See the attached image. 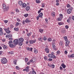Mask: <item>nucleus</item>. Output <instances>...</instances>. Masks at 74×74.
<instances>
[{
  "label": "nucleus",
  "mask_w": 74,
  "mask_h": 74,
  "mask_svg": "<svg viewBox=\"0 0 74 74\" xmlns=\"http://www.w3.org/2000/svg\"><path fill=\"white\" fill-rule=\"evenodd\" d=\"M48 57H49L50 58H52V59H54V58H55L56 57L54 55V53L53 52H52L51 54H49L48 55Z\"/></svg>",
  "instance_id": "1"
},
{
  "label": "nucleus",
  "mask_w": 74,
  "mask_h": 74,
  "mask_svg": "<svg viewBox=\"0 0 74 74\" xmlns=\"http://www.w3.org/2000/svg\"><path fill=\"white\" fill-rule=\"evenodd\" d=\"M55 42L54 40H53V43L52 44V48L54 50V51H56L57 50V48H56V46H55Z\"/></svg>",
  "instance_id": "2"
},
{
  "label": "nucleus",
  "mask_w": 74,
  "mask_h": 74,
  "mask_svg": "<svg viewBox=\"0 0 74 74\" xmlns=\"http://www.w3.org/2000/svg\"><path fill=\"white\" fill-rule=\"evenodd\" d=\"M1 62L3 64H5L7 63V60L5 58H3L1 59Z\"/></svg>",
  "instance_id": "3"
},
{
  "label": "nucleus",
  "mask_w": 74,
  "mask_h": 74,
  "mask_svg": "<svg viewBox=\"0 0 74 74\" xmlns=\"http://www.w3.org/2000/svg\"><path fill=\"white\" fill-rule=\"evenodd\" d=\"M73 8L72 7H70L69 9L67 10V13L68 14H70L72 12V10H73Z\"/></svg>",
  "instance_id": "4"
},
{
  "label": "nucleus",
  "mask_w": 74,
  "mask_h": 74,
  "mask_svg": "<svg viewBox=\"0 0 74 74\" xmlns=\"http://www.w3.org/2000/svg\"><path fill=\"white\" fill-rule=\"evenodd\" d=\"M4 30H5L6 33L8 34H9L11 32V31H10V28L9 27H8L7 29L4 28Z\"/></svg>",
  "instance_id": "5"
},
{
  "label": "nucleus",
  "mask_w": 74,
  "mask_h": 74,
  "mask_svg": "<svg viewBox=\"0 0 74 74\" xmlns=\"http://www.w3.org/2000/svg\"><path fill=\"white\" fill-rule=\"evenodd\" d=\"M36 42V39L34 40H30L29 42L30 44H32L34 43H35Z\"/></svg>",
  "instance_id": "6"
},
{
  "label": "nucleus",
  "mask_w": 74,
  "mask_h": 74,
  "mask_svg": "<svg viewBox=\"0 0 74 74\" xmlns=\"http://www.w3.org/2000/svg\"><path fill=\"white\" fill-rule=\"evenodd\" d=\"M69 43H70V41H69V40H68L66 42L65 46L66 47H67V48H68V47H69Z\"/></svg>",
  "instance_id": "7"
},
{
  "label": "nucleus",
  "mask_w": 74,
  "mask_h": 74,
  "mask_svg": "<svg viewBox=\"0 0 74 74\" xmlns=\"http://www.w3.org/2000/svg\"><path fill=\"white\" fill-rule=\"evenodd\" d=\"M24 41V39L23 38H19L18 40V42H23Z\"/></svg>",
  "instance_id": "8"
},
{
  "label": "nucleus",
  "mask_w": 74,
  "mask_h": 74,
  "mask_svg": "<svg viewBox=\"0 0 74 74\" xmlns=\"http://www.w3.org/2000/svg\"><path fill=\"white\" fill-rule=\"evenodd\" d=\"M13 42L14 44L17 45V44H18V39H16L14 40Z\"/></svg>",
  "instance_id": "9"
},
{
  "label": "nucleus",
  "mask_w": 74,
  "mask_h": 74,
  "mask_svg": "<svg viewBox=\"0 0 74 74\" xmlns=\"http://www.w3.org/2000/svg\"><path fill=\"white\" fill-rule=\"evenodd\" d=\"M23 71H26L27 72H28V71H29V68L28 67H27L25 69L23 70Z\"/></svg>",
  "instance_id": "10"
},
{
  "label": "nucleus",
  "mask_w": 74,
  "mask_h": 74,
  "mask_svg": "<svg viewBox=\"0 0 74 74\" xmlns=\"http://www.w3.org/2000/svg\"><path fill=\"white\" fill-rule=\"evenodd\" d=\"M31 22V21L30 19V18H27L25 20V22L26 23H28V22Z\"/></svg>",
  "instance_id": "11"
},
{
  "label": "nucleus",
  "mask_w": 74,
  "mask_h": 74,
  "mask_svg": "<svg viewBox=\"0 0 74 74\" xmlns=\"http://www.w3.org/2000/svg\"><path fill=\"white\" fill-rule=\"evenodd\" d=\"M68 56L69 58H74V54H72L71 55H68Z\"/></svg>",
  "instance_id": "12"
},
{
  "label": "nucleus",
  "mask_w": 74,
  "mask_h": 74,
  "mask_svg": "<svg viewBox=\"0 0 74 74\" xmlns=\"http://www.w3.org/2000/svg\"><path fill=\"white\" fill-rule=\"evenodd\" d=\"M18 3L19 5L20 6H21V5H22L23 4V2L21 1H18Z\"/></svg>",
  "instance_id": "13"
},
{
  "label": "nucleus",
  "mask_w": 74,
  "mask_h": 74,
  "mask_svg": "<svg viewBox=\"0 0 74 74\" xmlns=\"http://www.w3.org/2000/svg\"><path fill=\"white\" fill-rule=\"evenodd\" d=\"M30 6H27L26 8V10L27 11H29V10H30Z\"/></svg>",
  "instance_id": "14"
},
{
  "label": "nucleus",
  "mask_w": 74,
  "mask_h": 74,
  "mask_svg": "<svg viewBox=\"0 0 74 74\" xmlns=\"http://www.w3.org/2000/svg\"><path fill=\"white\" fill-rule=\"evenodd\" d=\"M2 46L3 47V49H6L7 48V47L6 46L4 45H2Z\"/></svg>",
  "instance_id": "15"
},
{
  "label": "nucleus",
  "mask_w": 74,
  "mask_h": 74,
  "mask_svg": "<svg viewBox=\"0 0 74 74\" xmlns=\"http://www.w3.org/2000/svg\"><path fill=\"white\" fill-rule=\"evenodd\" d=\"M45 51L47 53H49V49L48 48H45Z\"/></svg>",
  "instance_id": "16"
},
{
  "label": "nucleus",
  "mask_w": 74,
  "mask_h": 74,
  "mask_svg": "<svg viewBox=\"0 0 74 74\" xmlns=\"http://www.w3.org/2000/svg\"><path fill=\"white\" fill-rule=\"evenodd\" d=\"M27 6V5L25 3H23L22 7L23 8H25Z\"/></svg>",
  "instance_id": "17"
},
{
  "label": "nucleus",
  "mask_w": 74,
  "mask_h": 74,
  "mask_svg": "<svg viewBox=\"0 0 74 74\" xmlns=\"http://www.w3.org/2000/svg\"><path fill=\"white\" fill-rule=\"evenodd\" d=\"M27 50L29 51H32V49H33V48H30L29 47H27L26 48Z\"/></svg>",
  "instance_id": "18"
},
{
  "label": "nucleus",
  "mask_w": 74,
  "mask_h": 74,
  "mask_svg": "<svg viewBox=\"0 0 74 74\" xmlns=\"http://www.w3.org/2000/svg\"><path fill=\"white\" fill-rule=\"evenodd\" d=\"M61 66L62 67L63 69H65V68H66V65H64V64L63 63L61 65Z\"/></svg>",
  "instance_id": "19"
},
{
  "label": "nucleus",
  "mask_w": 74,
  "mask_h": 74,
  "mask_svg": "<svg viewBox=\"0 0 74 74\" xmlns=\"http://www.w3.org/2000/svg\"><path fill=\"white\" fill-rule=\"evenodd\" d=\"M42 15H43V14L42 13H40V14H39L38 15L39 17H40V18H42Z\"/></svg>",
  "instance_id": "20"
},
{
  "label": "nucleus",
  "mask_w": 74,
  "mask_h": 74,
  "mask_svg": "<svg viewBox=\"0 0 74 74\" xmlns=\"http://www.w3.org/2000/svg\"><path fill=\"white\" fill-rule=\"evenodd\" d=\"M15 45L13 44H9V47L11 48H14L15 47Z\"/></svg>",
  "instance_id": "21"
},
{
  "label": "nucleus",
  "mask_w": 74,
  "mask_h": 74,
  "mask_svg": "<svg viewBox=\"0 0 74 74\" xmlns=\"http://www.w3.org/2000/svg\"><path fill=\"white\" fill-rule=\"evenodd\" d=\"M49 67H51L52 69H53L55 67V65L54 64H52L50 65L49 66Z\"/></svg>",
  "instance_id": "22"
},
{
  "label": "nucleus",
  "mask_w": 74,
  "mask_h": 74,
  "mask_svg": "<svg viewBox=\"0 0 74 74\" xmlns=\"http://www.w3.org/2000/svg\"><path fill=\"white\" fill-rule=\"evenodd\" d=\"M3 9L4 10L5 9V8H6V6L5 5V4L4 3L3 4Z\"/></svg>",
  "instance_id": "23"
},
{
  "label": "nucleus",
  "mask_w": 74,
  "mask_h": 74,
  "mask_svg": "<svg viewBox=\"0 0 74 74\" xmlns=\"http://www.w3.org/2000/svg\"><path fill=\"white\" fill-rule=\"evenodd\" d=\"M18 44L19 46H22V45H23L22 42H18Z\"/></svg>",
  "instance_id": "24"
},
{
  "label": "nucleus",
  "mask_w": 74,
  "mask_h": 74,
  "mask_svg": "<svg viewBox=\"0 0 74 74\" xmlns=\"http://www.w3.org/2000/svg\"><path fill=\"white\" fill-rule=\"evenodd\" d=\"M71 17L70 16L69 17V19L67 20V22H68V23H69V22H70V21L71 20Z\"/></svg>",
  "instance_id": "25"
},
{
  "label": "nucleus",
  "mask_w": 74,
  "mask_h": 74,
  "mask_svg": "<svg viewBox=\"0 0 74 74\" xmlns=\"http://www.w3.org/2000/svg\"><path fill=\"white\" fill-rule=\"evenodd\" d=\"M64 38L65 41H67L68 40V39H67V36H65L64 37Z\"/></svg>",
  "instance_id": "26"
},
{
  "label": "nucleus",
  "mask_w": 74,
  "mask_h": 74,
  "mask_svg": "<svg viewBox=\"0 0 74 74\" xmlns=\"http://www.w3.org/2000/svg\"><path fill=\"white\" fill-rule=\"evenodd\" d=\"M51 15L53 17L55 16V12H52L51 13Z\"/></svg>",
  "instance_id": "27"
},
{
  "label": "nucleus",
  "mask_w": 74,
  "mask_h": 74,
  "mask_svg": "<svg viewBox=\"0 0 74 74\" xmlns=\"http://www.w3.org/2000/svg\"><path fill=\"white\" fill-rule=\"evenodd\" d=\"M60 16L59 18H60V19H62V18H63V14H59Z\"/></svg>",
  "instance_id": "28"
},
{
  "label": "nucleus",
  "mask_w": 74,
  "mask_h": 74,
  "mask_svg": "<svg viewBox=\"0 0 74 74\" xmlns=\"http://www.w3.org/2000/svg\"><path fill=\"white\" fill-rule=\"evenodd\" d=\"M34 52L35 53H38V50L36 49H34Z\"/></svg>",
  "instance_id": "29"
},
{
  "label": "nucleus",
  "mask_w": 74,
  "mask_h": 74,
  "mask_svg": "<svg viewBox=\"0 0 74 74\" xmlns=\"http://www.w3.org/2000/svg\"><path fill=\"white\" fill-rule=\"evenodd\" d=\"M58 25H63V22H60L58 23Z\"/></svg>",
  "instance_id": "30"
},
{
  "label": "nucleus",
  "mask_w": 74,
  "mask_h": 74,
  "mask_svg": "<svg viewBox=\"0 0 74 74\" xmlns=\"http://www.w3.org/2000/svg\"><path fill=\"white\" fill-rule=\"evenodd\" d=\"M14 30H15V31H18L19 30V28H14Z\"/></svg>",
  "instance_id": "31"
},
{
  "label": "nucleus",
  "mask_w": 74,
  "mask_h": 74,
  "mask_svg": "<svg viewBox=\"0 0 74 74\" xmlns=\"http://www.w3.org/2000/svg\"><path fill=\"white\" fill-rule=\"evenodd\" d=\"M32 73L33 74H36V72L34 71V69H32Z\"/></svg>",
  "instance_id": "32"
},
{
  "label": "nucleus",
  "mask_w": 74,
  "mask_h": 74,
  "mask_svg": "<svg viewBox=\"0 0 74 74\" xmlns=\"http://www.w3.org/2000/svg\"><path fill=\"white\" fill-rule=\"evenodd\" d=\"M9 38L10 37H12V34H10L9 35H8Z\"/></svg>",
  "instance_id": "33"
},
{
  "label": "nucleus",
  "mask_w": 74,
  "mask_h": 74,
  "mask_svg": "<svg viewBox=\"0 0 74 74\" xmlns=\"http://www.w3.org/2000/svg\"><path fill=\"white\" fill-rule=\"evenodd\" d=\"M36 3H40V0H36Z\"/></svg>",
  "instance_id": "34"
},
{
  "label": "nucleus",
  "mask_w": 74,
  "mask_h": 74,
  "mask_svg": "<svg viewBox=\"0 0 74 74\" xmlns=\"http://www.w3.org/2000/svg\"><path fill=\"white\" fill-rule=\"evenodd\" d=\"M60 45H61V46H62L63 45V43H62V42L60 41L59 43Z\"/></svg>",
  "instance_id": "35"
},
{
  "label": "nucleus",
  "mask_w": 74,
  "mask_h": 74,
  "mask_svg": "<svg viewBox=\"0 0 74 74\" xmlns=\"http://www.w3.org/2000/svg\"><path fill=\"white\" fill-rule=\"evenodd\" d=\"M30 34H32L31 32H30V33H27V36H30Z\"/></svg>",
  "instance_id": "36"
},
{
  "label": "nucleus",
  "mask_w": 74,
  "mask_h": 74,
  "mask_svg": "<svg viewBox=\"0 0 74 74\" xmlns=\"http://www.w3.org/2000/svg\"><path fill=\"white\" fill-rule=\"evenodd\" d=\"M43 31H44V30H43V29H39V32L40 33H42V32H43Z\"/></svg>",
  "instance_id": "37"
},
{
  "label": "nucleus",
  "mask_w": 74,
  "mask_h": 74,
  "mask_svg": "<svg viewBox=\"0 0 74 74\" xmlns=\"http://www.w3.org/2000/svg\"><path fill=\"white\" fill-rule=\"evenodd\" d=\"M38 40L39 41H41V40H42V38H41V37L39 38H38Z\"/></svg>",
  "instance_id": "38"
},
{
  "label": "nucleus",
  "mask_w": 74,
  "mask_h": 74,
  "mask_svg": "<svg viewBox=\"0 0 74 74\" xmlns=\"http://www.w3.org/2000/svg\"><path fill=\"white\" fill-rule=\"evenodd\" d=\"M48 41H49V42H50V41H52V39H51V38H48Z\"/></svg>",
  "instance_id": "39"
},
{
  "label": "nucleus",
  "mask_w": 74,
  "mask_h": 74,
  "mask_svg": "<svg viewBox=\"0 0 74 74\" xmlns=\"http://www.w3.org/2000/svg\"><path fill=\"white\" fill-rule=\"evenodd\" d=\"M19 25V23L17 22L16 23L15 25L16 26H18Z\"/></svg>",
  "instance_id": "40"
},
{
  "label": "nucleus",
  "mask_w": 74,
  "mask_h": 74,
  "mask_svg": "<svg viewBox=\"0 0 74 74\" xmlns=\"http://www.w3.org/2000/svg\"><path fill=\"white\" fill-rule=\"evenodd\" d=\"M25 62H27V61H28V58H25Z\"/></svg>",
  "instance_id": "41"
},
{
  "label": "nucleus",
  "mask_w": 74,
  "mask_h": 74,
  "mask_svg": "<svg viewBox=\"0 0 74 74\" xmlns=\"http://www.w3.org/2000/svg\"><path fill=\"white\" fill-rule=\"evenodd\" d=\"M28 15H29V14H24V16H25V17H27L28 16Z\"/></svg>",
  "instance_id": "42"
},
{
  "label": "nucleus",
  "mask_w": 74,
  "mask_h": 74,
  "mask_svg": "<svg viewBox=\"0 0 74 74\" xmlns=\"http://www.w3.org/2000/svg\"><path fill=\"white\" fill-rule=\"evenodd\" d=\"M14 64H16V60H14Z\"/></svg>",
  "instance_id": "43"
},
{
  "label": "nucleus",
  "mask_w": 74,
  "mask_h": 74,
  "mask_svg": "<svg viewBox=\"0 0 74 74\" xmlns=\"http://www.w3.org/2000/svg\"><path fill=\"white\" fill-rule=\"evenodd\" d=\"M3 34V32H0V36H2Z\"/></svg>",
  "instance_id": "44"
},
{
  "label": "nucleus",
  "mask_w": 74,
  "mask_h": 74,
  "mask_svg": "<svg viewBox=\"0 0 74 74\" xmlns=\"http://www.w3.org/2000/svg\"><path fill=\"white\" fill-rule=\"evenodd\" d=\"M12 41H10L9 42L8 44H12Z\"/></svg>",
  "instance_id": "45"
},
{
  "label": "nucleus",
  "mask_w": 74,
  "mask_h": 74,
  "mask_svg": "<svg viewBox=\"0 0 74 74\" xmlns=\"http://www.w3.org/2000/svg\"><path fill=\"white\" fill-rule=\"evenodd\" d=\"M8 10H9V6H8L7 7L6 10V11H8Z\"/></svg>",
  "instance_id": "46"
},
{
  "label": "nucleus",
  "mask_w": 74,
  "mask_h": 74,
  "mask_svg": "<svg viewBox=\"0 0 74 74\" xmlns=\"http://www.w3.org/2000/svg\"><path fill=\"white\" fill-rule=\"evenodd\" d=\"M43 38V40L45 41V40H47V38H46V37H45V36H44Z\"/></svg>",
  "instance_id": "47"
},
{
  "label": "nucleus",
  "mask_w": 74,
  "mask_h": 74,
  "mask_svg": "<svg viewBox=\"0 0 74 74\" xmlns=\"http://www.w3.org/2000/svg\"><path fill=\"white\" fill-rule=\"evenodd\" d=\"M66 6H67V8H69V7H70V4H68L66 5Z\"/></svg>",
  "instance_id": "48"
},
{
  "label": "nucleus",
  "mask_w": 74,
  "mask_h": 74,
  "mask_svg": "<svg viewBox=\"0 0 74 74\" xmlns=\"http://www.w3.org/2000/svg\"><path fill=\"white\" fill-rule=\"evenodd\" d=\"M10 28H13L14 27V25H13L11 24L10 25Z\"/></svg>",
  "instance_id": "49"
},
{
  "label": "nucleus",
  "mask_w": 74,
  "mask_h": 74,
  "mask_svg": "<svg viewBox=\"0 0 74 74\" xmlns=\"http://www.w3.org/2000/svg\"><path fill=\"white\" fill-rule=\"evenodd\" d=\"M16 68L17 70H19V68L18 67V66H16Z\"/></svg>",
  "instance_id": "50"
},
{
  "label": "nucleus",
  "mask_w": 74,
  "mask_h": 74,
  "mask_svg": "<svg viewBox=\"0 0 74 74\" xmlns=\"http://www.w3.org/2000/svg\"><path fill=\"white\" fill-rule=\"evenodd\" d=\"M15 11L16 12H19V10H18V9H16L15 10Z\"/></svg>",
  "instance_id": "51"
},
{
  "label": "nucleus",
  "mask_w": 74,
  "mask_h": 74,
  "mask_svg": "<svg viewBox=\"0 0 74 74\" xmlns=\"http://www.w3.org/2000/svg\"><path fill=\"white\" fill-rule=\"evenodd\" d=\"M9 54H12V53H13V52L12 51H10L9 52Z\"/></svg>",
  "instance_id": "52"
},
{
  "label": "nucleus",
  "mask_w": 74,
  "mask_h": 74,
  "mask_svg": "<svg viewBox=\"0 0 74 74\" xmlns=\"http://www.w3.org/2000/svg\"><path fill=\"white\" fill-rule=\"evenodd\" d=\"M35 61L33 60V59H32L31 60H30V62H34Z\"/></svg>",
  "instance_id": "53"
},
{
  "label": "nucleus",
  "mask_w": 74,
  "mask_h": 74,
  "mask_svg": "<svg viewBox=\"0 0 74 74\" xmlns=\"http://www.w3.org/2000/svg\"><path fill=\"white\" fill-rule=\"evenodd\" d=\"M42 7L44 8V5H45V4L44 3H42Z\"/></svg>",
  "instance_id": "54"
},
{
  "label": "nucleus",
  "mask_w": 74,
  "mask_h": 74,
  "mask_svg": "<svg viewBox=\"0 0 74 74\" xmlns=\"http://www.w3.org/2000/svg\"><path fill=\"white\" fill-rule=\"evenodd\" d=\"M17 21L18 22H21V20L19 19V18H17Z\"/></svg>",
  "instance_id": "55"
},
{
  "label": "nucleus",
  "mask_w": 74,
  "mask_h": 74,
  "mask_svg": "<svg viewBox=\"0 0 74 74\" xmlns=\"http://www.w3.org/2000/svg\"><path fill=\"white\" fill-rule=\"evenodd\" d=\"M44 59L45 60H47V56H45L44 57Z\"/></svg>",
  "instance_id": "56"
},
{
  "label": "nucleus",
  "mask_w": 74,
  "mask_h": 74,
  "mask_svg": "<svg viewBox=\"0 0 74 74\" xmlns=\"http://www.w3.org/2000/svg\"><path fill=\"white\" fill-rule=\"evenodd\" d=\"M4 22L5 23H7L8 22V21L7 20H5L4 21Z\"/></svg>",
  "instance_id": "57"
},
{
  "label": "nucleus",
  "mask_w": 74,
  "mask_h": 74,
  "mask_svg": "<svg viewBox=\"0 0 74 74\" xmlns=\"http://www.w3.org/2000/svg\"><path fill=\"white\" fill-rule=\"evenodd\" d=\"M58 54H60V51H57L56 52Z\"/></svg>",
  "instance_id": "58"
},
{
  "label": "nucleus",
  "mask_w": 74,
  "mask_h": 74,
  "mask_svg": "<svg viewBox=\"0 0 74 74\" xmlns=\"http://www.w3.org/2000/svg\"><path fill=\"white\" fill-rule=\"evenodd\" d=\"M30 64V61L27 63V64L28 65H29Z\"/></svg>",
  "instance_id": "59"
},
{
  "label": "nucleus",
  "mask_w": 74,
  "mask_h": 74,
  "mask_svg": "<svg viewBox=\"0 0 74 74\" xmlns=\"http://www.w3.org/2000/svg\"><path fill=\"white\" fill-rule=\"evenodd\" d=\"M60 69L61 70H63V68H62V66H60Z\"/></svg>",
  "instance_id": "60"
},
{
  "label": "nucleus",
  "mask_w": 74,
  "mask_h": 74,
  "mask_svg": "<svg viewBox=\"0 0 74 74\" xmlns=\"http://www.w3.org/2000/svg\"><path fill=\"white\" fill-rule=\"evenodd\" d=\"M49 61H52V59L51 58H49Z\"/></svg>",
  "instance_id": "61"
},
{
  "label": "nucleus",
  "mask_w": 74,
  "mask_h": 74,
  "mask_svg": "<svg viewBox=\"0 0 74 74\" xmlns=\"http://www.w3.org/2000/svg\"><path fill=\"white\" fill-rule=\"evenodd\" d=\"M65 28H66V29H69V26L67 25L65 26Z\"/></svg>",
  "instance_id": "62"
},
{
  "label": "nucleus",
  "mask_w": 74,
  "mask_h": 74,
  "mask_svg": "<svg viewBox=\"0 0 74 74\" xmlns=\"http://www.w3.org/2000/svg\"><path fill=\"white\" fill-rule=\"evenodd\" d=\"M64 52L65 54H67V50H65Z\"/></svg>",
  "instance_id": "63"
},
{
  "label": "nucleus",
  "mask_w": 74,
  "mask_h": 74,
  "mask_svg": "<svg viewBox=\"0 0 74 74\" xmlns=\"http://www.w3.org/2000/svg\"><path fill=\"white\" fill-rule=\"evenodd\" d=\"M72 19L73 21H74V16H73L72 17Z\"/></svg>",
  "instance_id": "64"
}]
</instances>
